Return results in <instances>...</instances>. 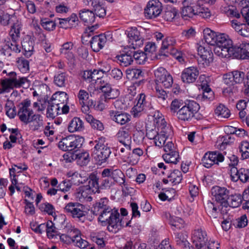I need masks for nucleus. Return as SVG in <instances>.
I'll return each instance as SVG.
<instances>
[{"label": "nucleus", "mask_w": 249, "mask_h": 249, "mask_svg": "<svg viewBox=\"0 0 249 249\" xmlns=\"http://www.w3.org/2000/svg\"><path fill=\"white\" fill-rule=\"evenodd\" d=\"M41 24L45 30L48 31H53L56 27L55 21L47 18L41 19Z\"/></svg>", "instance_id": "obj_57"}, {"label": "nucleus", "mask_w": 249, "mask_h": 249, "mask_svg": "<svg viewBox=\"0 0 249 249\" xmlns=\"http://www.w3.org/2000/svg\"><path fill=\"white\" fill-rule=\"evenodd\" d=\"M100 180V187L102 189H109L114 183L111 180L110 177L103 178Z\"/></svg>", "instance_id": "obj_64"}, {"label": "nucleus", "mask_w": 249, "mask_h": 249, "mask_svg": "<svg viewBox=\"0 0 249 249\" xmlns=\"http://www.w3.org/2000/svg\"><path fill=\"white\" fill-rule=\"evenodd\" d=\"M213 199L218 203V209L221 213H226V210H223L224 202H226L229 196V191L225 187H221L218 186L213 187L211 190Z\"/></svg>", "instance_id": "obj_10"}, {"label": "nucleus", "mask_w": 249, "mask_h": 249, "mask_svg": "<svg viewBox=\"0 0 249 249\" xmlns=\"http://www.w3.org/2000/svg\"><path fill=\"white\" fill-rule=\"evenodd\" d=\"M108 200L107 198H101L98 202L94 204L91 209V212L94 215H98L102 211H105L110 207L108 205Z\"/></svg>", "instance_id": "obj_32"}, {"label": "nucleus", "mask_w": 249, "mask_h": 249, "mask_svg": "<svg viewBox=\"0 0 249 249\" xmlns=\"http://www.w3.org/2000/svg\"><path fill=\"white\" fill-rule=\"evenodd\" d=\"M224 159V157L221 153L218 151H213L205 153L201 161L203 165L208 168L214 164L223 161Z\"/></svg>", "instance_id": "obj_15"}, {"label": "nucleus", "mask_w": 249, "mask_h": 249, "mask_svg": "<svg viewBox=\"0 0 249 249\" xmlns=\"http://www.w3.org/2000/svg\"><path fill=\"white\" fill-rule=\"evenodd\" d=\"M20 29L21 24L18 21L13 24L9 32V35L12 39H13V38H14L16 40H18L20 36Z\"/></svg>", "instance_id": "obj_49"}, {"label": "nucleus", "mask_w": 249, "mask_h": 249, "mask_svg": "<svg viewBox=\"0 0 249 249\" xmlns=\"http://www.w3.org/2000/svg\"><path fill=\"white\" fill-rule=\"evenodd\" d=\"M7 78L1 80L0 82V94L8 92L14 88H19L27 82L28 80L26 77H18L16 72L11 71L7 74Z\"/></svg>", "instance_id": "obj_3"}, {"label": "nucleus", "mask_w": 249, "mask_h": 249, "mask_svg": "<svg viewBox=\"0 0 249 249\" xmlns=\"http://www.w3.org/2000/svg\"><path fill=\"white\" fill-rule=\"evenodd\" d=\"M242 196L239 194H234L229 196L226 202H224L223 208L228 206L232 208H237L240 206L242 203Z\"/></svg>", "instance_id": "obj_29"}, {"label": "nucleus", "mask_w": 249, "mask_h": 249, "mask_svg": "<svg viewBox=\"0 0 249 249\" xmlns=\"http://www.w3.org/2000/svg\"><path fill=\"white\" fill-rule=\"evenodd\" d=\"M216 43L214 46H221L225 45H231L232 41L230 39L228 36L225 34L218 33L216 38Z\"/></svg>", "instance_id": "obj_45"}, {"label": "nucleus", "mask_w": 249, "mask_h": 249, "mask_svg": "<svg viewBox=\"0 0 249 249\" xmlns=\"http://www.w3.org/2000/svg\"><path fill=\"white\" fill-rule=\"evenodd\" d=\"M204 207L206 213L210 217L214 218L217 217L218 211H220L218 206H216L210 200H207L204 203Z\"/></svg>", "instance_id": "obj_41"}, {"label": "nucleus", "mask_w": 249, "mask_h": 249, "mask_svg": "<svg viewBox=\"0 0 249 249\" xmlns=\"http://www.w3.org/2000/svg\"><path fill=\"white\" fill-rule=\"evenodd\" d=\"M198 54L199 55L198 62L201 63L203 67L209 66L213 61V53L209 49L200 46L198 48Z\"/></svg>", "instance_id": "obj_22"}, {"label": "nucleus", "mask_w": 249, "mask_h": 249, "mask_svg": "<svg viewBox=\"0 0 249 249\" xmlns=\"http://www.w3.org/2000/svg\"><path fill=\"white\" fill-rule=\"evenodd\" d=\"M68 99L67 94L63 91L57 92L53 94L50 100L51 102H58L60 106L66 103Z\"/></svg>", "instance_id": "obj_47"}, {"label": "nucleus", "mask_w": 249, "mask_h": 249, "mask_svg": "<svg viewBox=\"0 0 249 249\" xmlns=\"http://www.w3.org/2000/svg\"><path fill=\"white\" fill-rule=\"evenodd\" d=\"M154 74L157 86L165 89L171 87L173 83V77L164 68H158L155 71Z\"/></svg>", "instance_id": "obj_8"}, {"label": "nucleus", "mask_w": 249, "mask_h": 249, "mask_svg": "<svg viewBox=\"0 0 249 249\" xmlns=\"http://www.w3.org/2000/svg\"><path fill=\"white\" fill-rule=\"evenodd\" d=\"M105 138L103 137L95 141L94 149L96 152L94 153V158L99 164L107 162L111 153L110 147L105 144Z\"/></svg>", "instance_id": "obj_6"}, {"label": "nucleus", "mask_w": 249, "mask_h": 249, "mask_svg": "<svg viewBox=\"0 0 249 249\" xmlns=\"http://www.w3.org/2000/svg\"><path fill=\"white\" fill-rule=\"evenodd\" d=\"M110 99L105 96H101L96 106L95 107V109L99 111L103 110L106 107L107 103Z\"/></svg>", "instance_id": "obj_60"}, {"label": "nucleus", "mask_w": 249, "mask_h": 249, "mask_svg": "<svg viewBox=\"0 0 249 249\" xmlns=\"http://www.w3.org/2000/svg\"><path fill=\"white\" fill-rule=\"evenodd\" d=\"M208 239L207 234L201 229L194 231L192 236V242L197 249H203L206 245Z\"/></svg>", "instance_id": "obj_21"}, {"label": "nucleus", "mask_w": 249, "mask_h": 249, "mask_svg": "<svg viewBox=\"0 0 249 249\" xmlns=\"http://www.w3.org/2000/svg\"><path fill=\"white\" fill-rule=\"evenodd\" d=\"M68 131L70 132L82 131L84 129V123L79 117H74L69 123Z\"/></svg>", "instance_id": "obj_33"}, {"label": "nucleus", "mask_w": 249, "mask_h": 249, "mask_svg": "<svg viewBox=\"0 0 249 249\" xmlns=\"http://www.w3.org/2000/svg\"><path fill=\"white\" fill-rule=\"evenodd\" d=\"M162 157L167 163L177 164L178 161L179 154L177 152H171L170 153L163 154Z\"/></svg>", "instance_id": "obj_50"}, {"label": "nucleus", "mask_w": 249, "mask_h": 249, "mask_svg": "<svg viewBox=\"0 0 249 249\" xmlns=\"http://www.w3.org/2000/svg\"><path fill=\"white\" fill-rule=\"evenodd\" d=\"M214 99V93L209 87H206L203 90L201 100L203 101H212Z\"/></svg>", "instance_id": "obj_63"}, {"label": "nucleus", "mask_w": 249, "mask_h": 249, "mask_svg": "<svg viewBox=\"0 0 249 249\" xmlns=\"http://www.w3.org/2000/svg\"><path fill=\"white\" fill-rule=\"evenodd\" d=\"M132 57L136 63L140 65L143 64L147 59L146 53L142 51H133Z\"/></svg>", "instance_id": "obj_54"}, {"label": "nucleus", "mask_w": 249, "mask_h": 249, "mask_svg": "<svg viewBox=\"0 0 249 249\" xmlns=\"http://www.w3.org/2000/svg\"><path fill=\"white\" fill-rule=\"evenodd\" d=\"M93 191L89 187L82 186L77 189L76 196L81 202H90L92 200L91 195Z\"/></svg>", "instance_id": "obj_24"}, {"label": "nucleus", "mask_w": 249, "mask_h": 249, "mask_svg": "<svg viewBox=\"0 0 249 249\" xmlns=\"http://www.w3.org/2000/svg\"><path fill=\"white\" fill-rule=\"evenodd\" d=\"M45 229L47 235L49 238L53 239L57 235V231L55 230V228L52 221L47 222L45 224Z\"/></svg>", "instance_id": "obj_55"}, {"label": "nucleus", "mask_w": 249, "mask_h": 249, "mask_svg": "<svg viewBox=\"0 0 249 249\" xmlns=\"http://www.w3.org/2000/svg\"><path fill=\"white\" fill-rule=\"evenodd\" d=\"M199 75V71L196 67H190L182 71L181 75L184 83L190 84L194 83Z\"/></svg>", "instance_id": "obj_20"}, {"label": "nucleus", "mask_w": 249, "mask_h": 249, "mask_svg": "<svg viewBox=\"0 0 249 249\" xmlns=\"http://www.w3.org/2000/svg\"><path fill=\"white\" fill-rule=\"evenodd\" d=\"M73 44L71 42H67L64 43L60 49L61 54L65 55L70 60L74 59V56L73 53L71 52L72 49Z\"/></svg>", "instance_id": "obj_40"}, {"label": "nucleus", "mask_w": 249, "mask_h": 249, "mask_svg": "<svg viewBox=\"0 0 249 249\" xmlns=\"http://www.w3.org/2000/svg\"><path fill=\"white\" fill-rule=\"evenodd\" d=\"M176 238L177 244L182 249H193V247L190 246V243L182 233H177Z\"/></svg>", "instance_id": "obj_43"}, {"label": "nucleus", "mask_w": 249, "mask_h": 249, "mask_svg": "<svg viewBox=\"0 0 249 249\" xmlns=\"http://www.w3.org/2000/svg\"><path fill=\"white\" fill-rule=\"evenodd\" d=\"M168 178H170V181L176 185L181 182L182 180V175L178 170H174Z\"/></svg>", "instance_id": "obj_51"}, {"label": "nucleus", "mask_w": 249, "mask_h": 249, "mask_svg": "<svg viewBox=\"0 0 249 249\" xmlns=\"http://www.w3.org/2000/svg\"><path fill=\"white\" fill-rule=\"evenodd\" d=\"M230 46L225 45L221 46H216L214 51L216 54L222 57H230Z\"/></svg>", "instance_id": "obj_46"}, {"label": "nucleus", "mask_w": 249, "mask_h": 249, "mask_svg": "<svg viewBox=\"0 0 249 249\" xmlns=\"http://www.w3.org/2000/svg\"><path fill=\"white\" fill-rule=\"evenodd\" d=\"M200 109L198 103L193 100H187L178 110L177 117L181 122H190Z\"/></svg>", "instance_id": "obj_4"}, {"label": "nucleus", "mask_w": 249, "mask_h": 249, "mask_svg": "<svg viewBox=\"0 0 249 249\" xmlns=\"http://www.w3.org/2000/svg\"><path fill=\"white\" fill-rule=\"evenodd\" d=\"M231 180L234 182L239 179L243 183L249 182V169L244 168L237 169L236 167H231Z\"/></svg>", "instance_id": "obj_19"}, {"label": "nucleus", "mask_w": 249, "mask_h": 249, "mask_svg": "<svg viewBox=\"0 0 249 249\" xmlns=\"http://www.w3.org/2000/svg\"><path fill=\"white\" fill-rule=\"evenodd\" d=\"M132 53V51H125L124 53L117 56V60L120 62V65L124 67L131 65L133 61Z\"/></svg>", "instance_id": "obj_36"}, {"label": "nucleus", "mask_w": 249, "mask_h": 249, "mask_svg": "<svg viewBox=\"0 0 249 249\" xmlns=\"http://www.w3.org/2000/svg\"><path fill=\"white\" fill-rule=\"evenodd\" d=\"M73 232L74 235V245L81 248L85 249L89 245V243L85 240L82 239L80 236V231L76 229L72 230L71 232Z\"/></svg>", "instance_id": "obj_39"}, {"label": "nucleus", "mask_w": 249, "mask_h": 249, "mask_svg": "<svg viewBox=\"0 0 249 249\" xmlns=\"http://www.w3.org/2000/svg\"><path fill=\"white\" fill-rule=\"evenodd\" d=\"M218 33H216L209 28H206L203 30V36L205 42L211 45H215L216 38Z\"/></svg>", "instance_id": "obj_38"}, {"label": "nucleus", "mask_w": 249, "mask_h": 249, "mask_svg": "<svg viewBox=\"0 0 249 249\" xmlns=\"http://www.w3.org/2000/svg\"><path fill=\"white\" fill-rule=\"evenodd\" d=\"M161 10L160 2L154 0L150 1L144 9L145 17L149 19L156 18L161 13Z\"/></svg>", "instance_id": "obj_17"}, {"label": "nucleus", "mask_w": 249, "mask_h": 249, "mask_svg": "<svg viewBox=\"0 0 249 249\" xmlns=\"http://www.w3.org/2000/svg\"><path fill=\"white\" fill-rule=\"evenodd\" d=\"M84 141L82 137L69 135L59 142L58 147L64 151L71 152V154H73L77 152V149L81 147Z\"/></svg>", "instance_id": "obj_5"}, {"label": "nucleus", "mask_w": 249, "mask_h": 249, "mask_svg": "<svg viewBox=\"0 0 249 249\" xmlns=\"http://www.w3.org/2000/svg\"><path fill=\"white\" fill-rule=\"evenodd\" d=\"M98 215V220L103 226L107 225L108 230L113 233H116L123 226L124 223L120 219V215L118 210L107 208L102 211Z\"/></svg>", "instance_id": "obj_1"}, {"label": "nucleus", "mask_w": 249, "mask_h": 249, "mask_svg": "<svg viewBox=\"0 0 249 249\" xmlns=\"http://www.w3.org/2000/svg\"><path fill=\"white\" fill-rule=\"evenodd\" d=\"M230 57H233L238 59H245V56L244 54H242L241 52V48L239 46H230Z\"/></svg>", "instance_id": "obj_53"}, {"label": "nucleus", "mask_w": 249, "mask_h": 249, "mask_svg": "<svg viewBox=\"0 0 249 249\" xmlns=\"http://www.w3.org/2000/svg\"><path fill=\"white\" fill-rule=\"evenodd\" d=\"M143 154V150L140 148H136L133 149L131 153H129L128 156H124L126 161L132 165H135L138 163L140 157Z\"/></svg>", "instance_id": "obj_31"}, {"label": "nucleus", "mask_w": 249, "mask_h": 249, "mask_svg": "<svg viewBox=\"0 0 249 249\" xmlns=\"http://www.w3.org/2000/svg\"><path fill=\"white\" fill-rule=\"evenodd\" d=\"M245 74L239 71H233L223 75V81L226 85L231 86L241 83L244 80Z\"/></svg>", "instance_id": "obj_14"}, {"label": "nucleus", "mask_w": 249, "mask_h": 249, "mask_svg": "<svg viewBox=\"0 0 249 249\" xmlns=\"http://www.w3.org/2000/svg\"><path fill=\"white\" fill-rule=\"evenodd\" d=\"M67 74L66 72L57 73L54 76L53 82L58 87H64L67 82Z\"/></svg>", "instance_id": "obj_44"}, {"label": "nucleus", "mask_w": 249, "mask_h": 249, "mask_svg": "<svg viewBox=\"0 0 249 249\" xmlns=\"http://www.w3.org/2000/svg\"><path fill=\"white\" fill-rule=\"evenodd\" d=\"M161 131L157 136L155 141L156 146L161 147L165 144L166 139L169 136L168 133L171 132L170 128L166 125H161Z\"/></svg>", "instance_id": "obj_25"}, {"label": "nucleus", "mask_w": 249, "mask_h": 249, "mask_svg": "<svg viewBox=\"0 0 249 249\" xmlns=\"http://www.w3.org/2000/svg\"><path fill=\"white\" fill-rule=\"evenodd\" d=\"M106 42V37L102 36H95L90 41V47L95 52H99L103 48Z\"/></svg>", "instance_id": "obj_27"}, {"label": "nucleus", "mask_w": 249, "mask_h": 249, "mask_svg": "<svg viewBox=\"0 0 249 249\" xmlns=\"http://www.w3.org/2000/svg\"><path fill=\"white\" fill-rule=\"evenodd\" d=\"M125 34L128 38L127 46L129 48L135 50L143 45V39L136 27L128 28L125 31Z\"/></svg>", "instance_id": "obj_12"}, {"label": "nucleus", "mask_w": 249, "mask_h": 249, "mask_svg": "<svg viewBox=\"0 0 249 249\" xmlns=\"http://www.w3.org/2000/svg\"><path fill=\"white\" fill-rule=\"evenodd\" d=\"M41 211L47 213L49 215H53L54 208L53 206L47 202L41 204L39 207Z\"/></svg>", "instance_id": "obj_61"}, {"label": "nucleus", "mask_w": 249, "mask_h": 249, "mask_svg": "<svg viewBox=\"0 0 249 249\" xmlns=\"http://www.w3.org/2000/svg\"><path fill=\"white\" fill-rule=\"evenodd\" d=\"M48 107L47 110V117L54 118L58 114L59 112L61 106L58 102H51V100H48Z\"/></svg>", "instance_id": "obj_28"}, {"label": "nucleus", "mask_w": 249, "mask_h": 249, "mask_svg": "<svg viewBox=\"0 0 249 249\" xmlns=\"http://www.w3.org/2000/svg\"><path fill=\"white\" fill-rule=\"evenodd\" d=\"M83 1L85 5L92 7L96 16L104 18L106 16L105 0H83Z\"/></svg>", "instance_id": "obj_18"}, {"label": "nucleus", "mask_w": 249, "mask_h": 249, "mask_svg": "<svg viewBox=\"0 0 249 249\" xmlns=\"http://www.w3.org/2000/svg\"><path fill=\"white\" fill-rule=\"evenodd\" d=\"M64 159L67 162H71V160H76L77 159L81 160L84 164H87L89 161V154L88 152H82L73 154L71 156V159L69 157V155L65 154L63 156Z\"/></svg>", "instance_id": "obj_34"}, {"label": "nucleus", "mask_w": 249, "mask_h": 249, "mask_svg": "<svg viewBox=\"0 0 249 249\" xmlns=\"http://www.w3.org/2000/svg\"><path fill=\"white\" fill-rule=\"evenodd\" d=\"M88 185L86 186L89 187V189L94 191L93 194L96 193H100L99 189L100 188L99 185V178L95 175H91L89 178L88 179Z\"/></svg>", "instance_id": "obj_42"}, {"label": "nucleus", "mask_w": 249, "mask_h": 249, "mask_svg": "<svg viewBox=\"0 0 249 249\" xmlns=\"http://www.w3.org/2000/svg\"><path fill=\"white\" fill-rule=\"evenodd\" d=\"M170 225L177 229H181L184 227V220L178 217H171L169 220Z\"/></svg>", "instance_id": "obj_56"}, {"label": "nucleus", "mask_w": 249, "mask_h": 249, "mask_svg": "<svg viewBox=\"0 0 249 249\" xmlns=\"http://www.w3.org/2000/svg\"><path fill=\"white\" fill-rule=\"evenodd\" d=\"M137 98V104L132 108L135 117H138L139 113L143 110L150 111L151 113L154 109L150 98L147 97L144 93L139 94Z\"/></svg>", "instance_id": "obj_9"}, {"label": "nucleus", "mask_w": 249, "mask_h": 249, "mask_svg": "<svg viewBox=\"0 0 249 249\" xmlns=\"http://www.w3.org/2000/svg\"><path fill=\"white\" fill-rule=\"evenodd\" d=\"M187 1L189 3L191 2V0H187L185 2ZM181 14L182 18L186 20L188 18H193L194 16H198L202 18H207L211 15L209 9L203 6L199 2L196 3L190 2V5L185 6L182 8Z\"/></svg>", "instance_id": "obj_2"}, {"label": "nucleus", "mask_w": 249, "mask_h": 249, "mask_svg": "<svg viewBox=\"0 0 249 249\" xmlns=\"http://www.w3.org/2000/svg\"><path fill=\"white\" fill-rule=\"evenodd\" d=\"M182 100L175 99L173 100L170 105V109L171 112L177 113L180 107L183 105Z\"/></svg>", "instance_id": "obj_62"}, {"label": "nucleus", "mask_w": 249, "mask_h": 249, "mask_svg": "<svg viewBox=\"0 0 249 249\" xmlns=\"http://www.w3.org/2000/svg\"><path fill=\"white\" fill-rule=\"evenodd\" d=\"M31 105V101L29 99L23 101L19 105V108L18 115L20 120L26 124L29 123V119L33 114L32 109L29 108Z\"/></svg>", "instance_id": "obj_16"}, {"label": "nucleus", "mask_w": 249, "mask_h": 249, "mask_svg": "<svg viewBox=\"0 0 249 249\" xmlns=\"http://www.w3.org/2000/svg\"><path fill=\"white\" fill-rule=\"evenodd\" d=\"M116 136L120 143H131L130 132L126 127L121 128L117 132Z\"/></svg>", "instance_id": "obj_35"}, {"label": "nucleus", "mask_w": 249, "mask_h": 249, "mask_svg": "<svg viewBox=\"0 0 249 249\" xmlns=\"http://www.w3.org/2000/svg\"><path fill=\"white\" fill-rule=\"evenodd\" d=\"M21 51V47L18 43V40L9 39L5 40L4 44L0 49V54L5 57L8 60H11L16 57V55Z\"/></svg>", "instance_id": "obj_7"}, {"label": "nucleus", "mask_w": 249, "mask_h": 249, "mask_svg": "<svg viewBox=\"0 0 249 249\" xmlns=\"http://www.w3.org/2000/svg\"><path fill=\"white\" fill-rule=\"evenodd\" d=\"M79 18L85 23L91 24L95 19V13L92 10L83 9L79 11Z\"/></svg>", "instance_id": "obj_26"}, {"label": "nucleus", "mask_w": 249, "mask_h": 249, "mask_svg": "<svg viewBox=\"0 0 249 249\" xmlns=\"http://www.w3.org/2000/svg\"><path fill=\"white\" fill-rule=\"evenodd\" d=\"M101 176L103 178L110 177V178L113 179L114 183H118L120 186L123 185L126 188H127L124 175L120 169L105 168L102 172Z\"/></svg>", "instance_id": "obj_13"}, {"label": "nucleus", "mask_w": 249, "mask_h": 249, "mask_svg": "<svg viewBox=\"0 0 249 249\" xmlns=\"http://www.w3.org/2000/svg\"><path fill=\"white\" fill-rule=\"evenodd\" d=\"M215 113L219 118H228L230 116V111L223 105H220L215 109Z\"/></svg>", "instance_id": "obj_48"}, {"label": "nucleus", "mask_w": 249, "mask_h": 249, "mask_svg": "<svg viewBox=\"0 0 249 249\" xmlns=\"http://www.w3.org/2000/svg\"><path fill=\"white\" fill-rule=\"evenodd\" d=\"M17 66L19 70L23 73L29 70V62L24 57H18L17 60Z\"/></svg>", "instance_id": "obj_52"}, {"label": "nucleus", "mask_w": 249, "mask_h": 249, "mask_svg": "<svg viewBox=\"0 0 249 249\" xmlns=\"http://www.w3.org/2000/svg\"><path fill=\"white\" fill-rule=\"evenodd\" d=\"M240 152L243 159L249 158V142H248L243 141L241 143Z\"/></svg>", "instance_id": "obj_58"}, {"label": "nucleus", "mask_w": 249, "mask_h": 249, "mask_svg": "<svg viewBox=\"0 0 249 249\" xmlns=\"http://www.w3.org/2000/svg\"><path fill=\"white\" fill-rule=\"evenodd\" d=\"M85 207L79 203L70 202L65 208V213L70 214L73 218H77L79 221L84 222L86 219Z\"/></svg>", "instance_id": "obj_11"}, {"label": "nucleus", "mask_w": 249, "mask_h": 249, "mask_svg": "<svg viewBox=\"0 0 249 249\" xmlns=\"http://www.w3.org/2000/svg\"><path fill=\"white\" fill-rule=\"evenodd\" d=\"M34 42L30 38L23 39L21 42L22 48L24 50V54L27 57H30L34 52Z\"/></svg>", "instance_id": "obj_37"}, {"label": "nucleus", "mask_w": 249, "mask_h": 249, "mask_svg": "<svg viewBox=\"0 0 249 249\" xmlns=\"http://www.w3.org/2000/svg\"><path fill=\"white\" fill-rule=\"evenodd\" d=\"M99 89L102 90L104 94L102 96L108 99L116 98L119 95V91L116 89H112L110 84L104 86H99Z\"/></svg>", "instance_id": "obj_30"}, {"label": "nucleus", "mask_w": 249, "mask_h": 249, "mask_svg": "<svg viewBox=\"0 0 249 249\" xmlns=\"http://www.w3.org/2000/svg\"><path fill=\"white\" fill-rule=\"evenodd\" d=\"M110 115L113 121L121 125L126 124L131 120L130 115L123 111H112Z\"/></svg>", "instance_id": "obj_23"}, {"label": "nucleus", "mask_w": 249, "mask_h": 249, "mask_svg": "<svg viewBox=\"0 0 249 249\" xmlns=\"http://www.w3.org/2000/svg\"><path fill=\"white\" fill-rule=\"evenodd\" d=\"M6 114L10 118H14L16 115V108L12 102H7L5 105Z\"/></svg>", "instance_id": "obj_59"}]
</instances>
